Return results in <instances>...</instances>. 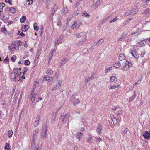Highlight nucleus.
<instances>
[{
  "label": "nucleus",
  "instance_id": "1",
  "mask_svg": "<svg viewBox=\"0 0 150 150\" xmlns=\"http://www.w3.org/2000/svg\"><path fill=\"white\" fill-rule=\"evenodd\" d=\"M21 70V68H15L13 70V74L14 75V81H18L19 77L20 76L21 74V73H18V71L19 70Z\"/></svg>",
  "mask_w": 150,
  "mask_h": 150
},
{
  "label": "nucleus",
  "instance_id": "2",
  "mask_svg": "<svg viewBox=\"0 0 150 150\" xmlns=\"http://www.w3.org/2000/svg\"><path fill=\"white\" fill-rule=\"evenodd\" d=\"M82 24V23L80 21H76L74 22V23L71 26L72 29H78L80 27V25Z\"/></svg>",
  "mask_w": 150,
  "mask_h": 150
},
{
  "label": "nucleus",
  "instance_id": "3",
  "mask_svg": "<svg viewBox=\"0 0 150 150\" xmlns=\"http://www.w3.org/2000/svg\"><path fill=\"white\" fill-rule=\"evenodd\" d=\"M47 131V128L46 126L42 129V130L41 133V139H45L47 136L46 132Z\"/></svg>",
  "mask_w": 150,
  "mask_h": 150
},
{
  "label": "nucleus",
  "instance_id": "4",
  "mask_svg": "<svg viewBox=\"0 0 150 150\" xmlns=\"http://www.w3.org/2000/svg\"><path fill=\"white\" fill-rule=\"evenodd\" d=\"M138 9L137 8L135 9L134 8L133 9H132L130 10H129L127 11L126 14L127 16L131 14H136L138 12Z\"/></svg>",
  "mask_w": 150,
  "mask_h": 150
},
{
  "label": "nucleus",
  "instance_id": "5",
  "mask_svg": "<svg viewBox=\"0 0 150 150\" xmlns=\"http://www.w3.org/2000/svg\"><path fill=\"white\" fill-rule=\"evenodd\" d=\"M38 132V130L37 129H36L33 132V141L32 143V146H33V145L34 144V141H35L36 139L37 138V135Z\"/></svg>",
  "mask_w": 150,
  "mask_h": 150
},
{
  "label": "nucleus",
  "instance_id": "6",
  "mask_svg": "<svg viewBox=\"0 0 150 150\" xmlns=\"http://www.w3.org/2000/svg\"><path fill=\"white\" fill-rule=\"evenodd\" d=\"M69 116L70 114L69 113H68L67 114H66L63 116V118H62V122L64 123H65L69 119Z\"/></svg>",
  "mask_w": 150,
  "mask_h": 150
},
{
  "label": "nucleus",
  "instance_id": "7",
  "mask_svg": "<svg viewBox=\"0 0 150 150\" xmlns=\"http://www.w3.org/2000/svg\"><path fill=\"white\" fill-rule=\"evenodd\" d=\"M62 81H57L54 85V89L59 88L62 84Z\"/></svg>",
  "mask_w": 150,
  "mask_h": 150
},
{
  "label": "nucleus",
  "instance_id": "8",
  "mask_svg": "<svg viewBox=\"0 0 150 150\" xmlns=\"http://www.w3.org/2000/svg\"><path fill=\"white\" fill-rule=\"evenodd\" d=\"M36 96V94L35 93H32L30 94L29 96L30 99L32 101L33 103H34L35 101V99Z\"/></svg>",
  "mask_w": 150,
  "mask_h": 150
},
{
  "label": "nucleus",
  "instance_id": "9",
  "mask_svg": "<svg viewBox=\"0 0 150 150\" xmlns=\"http://www.w3.org/2000/svg\"><path fill=\"white\" fill-rule=\"evenodd\" d=\"M86 33L84 32H82L80 33H77L76 35V37L78 38L82 37V38H85L86 39Z\"/></svg>",
  "mask_w": 150,
  "mask_h": 150
},
{
  "label": "nucleus",
  "instance_id": "10",
  "mask_svg": "<svg viewBox=\"0 0 150 150\" xmlns=\"http://www.w3.org/2000/svg\"><path fill=\"white\" fill-rule=\"evenodd\" d=\"M103 129V127L100 124H98L97 127L96 131L100 134L102 133L101 130Z\"/></svg>",
  "mask_w": 150,
  "mask_h": 150
},
{
  "label": "nucleus",
  "instance_id": "11",
  "mask_svg": "<svg viewBox=\"0 0 150 150\" xmlns=\"http://www.w3.org/2000/svg\"><path fill=\"white\" fill-rule=\"evenodd\" d=\"M131 54L135 58H138V54L135 50H134L133 51H131Z\"/></svg>",
  "mask_w": 150,
  "mask_h": 150
},
{
  "label": "nucleus",
  "instance_id": "12",
  "mask_svg": "<svg viewBox=\"0 0 150 150\" xmlns=\"http://www.w3.org/2000/svg\"><path fill=\"white\" fill-rule=\"evenodd\" d=\"M58 8V7L57 6L56 4H54V5L51 10V14H52V16H53L54 15V13L57 10Z\"/></svg>",
  "mask_w": 150,
  "mask_h": 150
},
{
  "label": "nucleus",
  "instance_id": "13",
  "mask_svg": "<svg viewBox=\"0 0 150 150\" xmlns=\"http://www.w3.org/2000/svg\"><path fill=\"white\" fill-rule=\"evenodd\" d=\"M143 135L146 139H148L150 138V134L148 131H145L143 134Z\"/></svg>",
  "mask_w": 150,
  "mask_h": 150
},
{
  "label": "nucleus",
  "instance_id": "14",
  "mask_svg": "<svg viewBox=\"0 0 150 150\" xmlns=\"http://www.w3.org/2000/svg\"><path fill=\"white\" fill-rule=\"evenodd\" d=\"M94 75L95 74L93 73L91 74V76L88 77L87 79H85V81L87 83L90 81L93 80L94 78Z\"/></svg>",
  "mask_w": 150,
  "mask_h": 150
},
{
  "label": "nucleus",
  "instance_id": "15",
  "mask_svg": "<svg viewBox=\"0 0 150 150\" xmlns=\"http://www.w3.org/2000/svg\"><path fill=\"white\" fill-rule=\"evenodd\" d=\"M130 68L129 65H128L127 64L123 67H122V70L126 71Z\"/></svg>",
  "mask_w": 150,
  "mask_h": 150
},
{
  "label": "nucleus",
  "instance_id": "16",
  "mask_svg": "<svg viewBox=\"0 0 150 150\" xmlns=\"http://www.w3.org/2000/svg\"><path fill=\"white\" fill-rule=\"evenodd\" d=\"M117 81L116 77L114 76H112L110 79V81L112 83H115Z\"/></svg>",
  "mask_w": 150,
  "mask_h": 150
},
{
  "label": "nucleus",
  "instance_id": "17",
  "mask_svg": "<svg viewBox=\"0 0 150 150\" xmlns=\"http://www.w3.org/2000/svg\"><path fill=\"white\" fill-rule=\"evenodd\" d=\"M73 99V98L72 99V98H71V101H72L74 105H76L80 103V101L78 99H75L74 101H73L72 100Z\"/></svg>",
  "mask_w": 150,
  "mask_h": 150
},
{
  "label": "nucleus",
  "instance_id": "18",
  "mask_svg": "<svg viewBox=\"0 0 150 150\" xmlns=\"http://www.w3.org/2000/svg\"><path fill=\"white\" fill-rule=\"evenodd\" d=\"M136 92L135 91H134V95L130 97L129 98V101L131 102L136 97Z\"/></svg>",
  "mask_w": 150,
  "mask_h": 150
},
{
  "label": "nucleus",
  "instance_id": "19",
  "mask_svg": "<svg viewBox=\"0 0 150 150\" xmlns=\"http://www.w3.org/2000/svg\"><path fill=\"white\" fill-rule=\"evenodd\" d=\"M37 120H35L33 123V125L35 127L37 126L39 124V121L40 119L39 116H38L37 118Z\"/></svg>",
  "mask_w": 150,
  "mask_h": 150
},
{
  "label": "nucleus",
  "instance_id": "20",
  "mask_svg": "<svg viewBox=\"0 0 150 150\" xmlns=\"http://www.w3.org/2000/svg\"><path fill=\"white\" fill-rule=\"evenodd\" d=\"M82 15L84 17L89 18L90 17V15L86 11H84L82 13Z\"/></svg>",
  "mask_w": 150,
  "mask_h": 150
},
{
  "label": "nucleus",
  "instance_id": "21",
  "mask_svg": "<svg viewBox=\"0 0 150 150\" xmlns=\"http://www.w3.org/2000/svg\"><path fill=\"white\" fill-rule=\"evenodd\" d=\"M28 29V26L26 25H25L24 27L22 28L21 30L22 31L26 32Z\"/></svg>",
  "mask_w": 150,
  "mask_h": 150
},
{
  "label": "nucleus",
  "instance_id": "22",
  "mask_svg": "<svg viewBox=\"0 0 150 150\" xmlns=\"http://www.w3.org/2000/svg\"><path fill=\"white\" fill-rule=\"evenodd\" d=\"M85 40V38H82L81 41H79V42L76 43L77 45L79 46L82 45L83 43L84 42Z\"/></svg>",
  "mask_w": 150,
  "mask_h": 150
},
{
  "label": "nucleus",
  "instance_id": "23",
  "mask_svg": "<svg viewBox=\"0 0 150 150\" xmlns=\"http://www.w3.org/2000/svg\"><path fill=\"white\" fill-rule=\"evenodd\" d=\"M82 136L83 134L79 132L76 134V137L79 140V141L80 140V139L82 138Z\"/></svg>",
  "mask_w": 150,
  "mask_h": 150
},
{
  "label": "nucleus",
  "instance_id": "24",
  "mask_svg": "<svg viewBox=\"0 0 150 150\" xmlns=\"http://www.w3.org/2000/svg\"><path fill=\"white\" fill-rule=\"evenodd\" d=\"M68 11V8L67 7H65L63 8L62 11V13H63V15L64 16H65Z\"/></svg>",
  "mask_w": 150,
  "mask_h": 150
},
{
  "label": "nucleus",
  "instance_id": "25",
  "mask_svg": "<svg viewBox=\"0 0 150 150\" xmlns=\"http://www.w3.org/2000/svg\"><path fill=\"white\" fill-rule=\"evenodd\" d=\"M125 57L124 55L123 54H120L119 57V59L120 61L124 60L125 59Z\"/></svg>",
  "mask_w": 150,
  "mask_h": 150
},
{
  "label": "nucleus",
  "instance_id": "26",
  "mask_svg": "<svg viewBox=\"0 0 150 150\" xmlns=\"http://www.w3.org/2000/svg\"><path fill=\"white\" fill-rule=\"evenodd\" d=\"M80 13V11L77 8L76 10H75L73 14L74 16H77L78 14H79Z\"/></svg>",
  "mask_w": 150,
  "mask_h": 150
},
{
  "label": "nucleus",
  "instance_id": "27",
  "mask_svg": "<svg viewBox=\"0 0 150 150\" xmlns=\"http://www.w3.org/2000/svg\"><path fill=\"white\" fill-rule=\"evenodd\" d=\"M121 66V64L119 62H118L117 63L114 64L113 67H115L116 68H119Z\"/></svg>",
  "mask_w": 150,
  "mask_h": 150
},
{
  "label": "nucleus",
  "instance_id": "28",
  "mask_svg": "<svg viewBox=\"0 0 150 150\" xmlns=\"http://www.w3.org/2000/svg\"><path fill=\"white\" fill-rule=\"evenodd\" d=\"M68 61V60L67 59H63L62 60L61 62V63L62 64L61 65L62 66H63V65H64L66 62H67Z\"/></svg>",
  "mask_w": 150,
  "mask_h": 150
},
{
  "label": "nucleus",
  "instance_id": "29",
  "mask_svg": "<svg viewBox=\"0 0 150 150\" xmlns=\"http://www.w3.org/2000/svg\"><path fill=\"white\" fill-rule=\"evenodd\" d=\"M46 73L47 74L51 75L53 73V71L51 69H49L47 70Z\"/></svg>",
  "mask_w": 150,
  "mask_h": 150
},
{
  "label": "nucleus",
  "instance_id": "30",
  "mask_svg": "<svg viewBox=\"0 0 150 150\" xmlns=\"http://www.w3.org/2000/svg\"><path fill=\"white\" fill-rule=\"evenodd\" d=\"M41 53V49L40 48H39L38 50V51L36 55L38 56L39 57Z\"/></svg>",
  "mask_w": 150,
  "mask_h": 150
},
{
  "label": "nucleus",
  "instance_id": "31",
  "mask_svg": "<svg viewBox=\"0 0 150 150\" xmlns=\"http://www.w3.org/2000/svg\"><path fill=\"white\" fill-rule=\"evenodd\" d=\"M26 19V17L25 16H24L22 17L20 19V21L21 23L24 22L25 21Z\"/></svg>",
  "mask_w": 150,
  "mask_h": 150
},
{
  "label": "nucleus",
  "instance_id": "32",
  "mask_svg": "<svg viewBox=\"0 0 150 150\" xmlns=\"http://www.w3.org/2000/svg\"><path fill=\"white\" fill-rule=\"evenodd\" d=\"M13 134V132L12 130H9L8 132V136L9 137H12Z\"/></svg>",
  "mask_w": 150,
  "mask_h": 150
},
{
  "label": "nucleus",
  "instance_id": "33",
  "mask_svg": "<svg viewBox=\"0 0 150 150\" xmlns=\"http://www.w3.org/2000/svg\"><path fill=\"white\" fill-rule=\"evenodd\" d=\"M34 30H35L38 31L39 29V27L37 25L36 23H34L33 25Z\"/></svg>",
  "mask_w": 150,
  "mask_h": 150
},
{
  "label": "nucleus",
  "instance_id": "34",
  "mask_svg": "<svg viewBox=\"0 0 150 150\" xmlns=\"http://www.w3.org/2000/svg\"><path fill=\"white\" fill-rule=\"evenodd\" d=\"M43 80L44 81H50V78L48 76H45L44 77Z\"/></svg>",
  "mask_w": 150,
  "mask_h": 150
},
{
  "label": "nucleus",
  "instance_id": "35",
  "mask_svg": "<svg viewBox=\"0 0 150 150\" xmlns=\"http://www.w3.org/2000/svg\"><path fill=\"white\" fill-rule=\"evenodd\" d=\"M112 121L113 122V123L115 126L117 125V121L116 118H115L113 119H112Z\"/></svg>",
  "mask_w": 150,
  "mask_h": 150
},
{
  "label": "nucleus",
  "instance_id": "36",
  "mask_svg": "<svg viewBox=\"0 0 150 150\" xmlns=\"http://www.w3.org/2000/svg\"><path fill=\"white\" fill-rule=\"evenodd\" d=\"M104 42L103 40L102 39H100L98 42V45H100L103 42Z\"/></svg>",
  "mask_w": 150,
  "mask_h": 150
},
{
  "label": "nucleus",
  "instance_id": "37",
  "mask_svg": "<svg viewBox=\"0 0 150 150\" xmlns=\"http://www.w3.org/2000/svg\"><path fill=\"white\" fill-rule=\"evenodd\" d=\"M139 34V31L138 30H137L136 32H132L131 34V35L132 36V35H135V36H137V35H138Z\"/></svg>",
  "mask_w": 150,
  "mask_h": 150
},
{
  "label": "nucleus",
  "instance_id": "38",
  "mask_svg": "<svg viewBox=\"0 0 150 150\" xmlns=\"http://www.w3.org/2000/svg\"><path fill=\"white\" fill-rule=\"evenodd\" d=\"M16 59V55H14L13 56V57L11 58V60L13 62H15V60Z\"/></svg>",
  "mask_w": 150,
  "mask_h": 150
},
{
  "label": "nucleus",
  "instance_id": "39",
  "mask_svg": "<svg viewBox=\"0 0 150 150\" xmlns=\"http://www.w3.org/2000/svg\"><path fill=\"white\" fill-rule=\"evenodd\" d=\"M139 46H142L144 45H145V44H144L142 40H139Z\"/></svg>",
  "mask_w": 150,
  "mask_h": 150
},
{
  "label": "nucleus",
  "instance_id": "40",
  "mask_svg": "<svg viewBox=\"0 0 150 150\" xmlns=\"http://www.w3.org/2000/svg\"><path fill=\"white\" fill-rule=\"evenodd\" d=\"M107 21V18L104 19L102 21H101L100 24L102 25H103L104 23L106 22Z\"/></svg>",
  "mask_w": 150,
  "mask_h": 150
},
{
  "label": "nucleus",
  "instance_id": "41",
  "mask_svg": "<svg viewBox=\"0 0 150 150\" xmlns=\"http://www.w3.org/2000/svg\"><path fill=\"white\" fill-rule=\"evenodd\" d=\"M108 88L110 89H114L116 88V85H114L113 86H109Z\"/></svg>",
  "mask_w": 150,
  "mask_h": 150
},
{
  "label": "nucleus",
  "instance_id": "42",
  "mask_svg": "<svg viewBox=\"0 0 150 150\" xmlns=\"http://www.w3.org/2000/svg\"><path fill=\"white\" fill-rule=\"evenodd\" d=\"M9 10L12 13H14L16 11L15 9L14 8H10Z\"/></svg>",
  "mask_w": 150,
  "mask_h": 150
},
{
  "label": "nucleus",
  "instance_id": "43",
  "mask_svg": "<svg viewBox=\"0 0 150 150\" xmlns=\"http://www.w3.org/2000/svg\"><path fill=\"white\" fill-rule=\"evenodd\" d=\"M28 71V69L27 68L25 67L23 69V75H24L25 73L27 72Z\"/></svg>",
  "mask_w": 150,
  "mask_h": 150
},
{
  "label": "nucleus",
  "instance_id": "44",
  "mask_svg": "<svg viewBox=\"0 0 150 150\" xmlns=\"http://www.w3.org/2000/svg\"><path fill=\"white\" fill-rule=\"evenodd\" d=\"M117 17H115V18H113L112 20H110V23H112L114 22H115V21H116L117 20Z\"/></svg>",
  "mask_w": 150,
  "mask_h": 150
},
{
  "label": "nucleus",
  "instance_id": "45",
  "mask_svg": "<svg viewBox=\"0 0 150 150\" xmlns=\"http://www.w3.org/2000/svg\"><path fill=\"white\" fill-rule=\"evenodd\" d=\"M127 128H125L122 131V133L123 135L125 134H127Z\"/></svg>",
  "mask_w": 150,
  "mask_h": 150
},
{
  "label": "nucleus",
  "instance_id": "46",
  "mask_svg": "<svg viewBox=\"0 0 150 150\" xmlns=\"http://www.w3.org/2000/svg\"><path fill=\"white\" fill-rule=\"evenodd\" d=\"M30 64V62L28 60H26L25 61L24 64L25 65H28Z\"/></svg>",
  "mask_w": 150,
  "mask_h": 150
},
{
  "label": "nucleus",
  "instance_id": "47",
  "mask_svg": "<svg viewBox=\"0 0 150 150\" xmlns=\"http://www.w3.org/2000/svg\"><path fill=\"white\" fill-rule=\"evenodd\" d=\"M5 1L6 3H9L11 5H12V0H5Z\"/></svg>",
  "mask_w": 150,
  "mask_h": 150
},
{
  "label": "nucleus",
  "instance_id": "48",
  "mask_svg": "<svg viewBox=\"0 0 150 150\" xmlns=\"http://www.w3.org/2000/svg\"><path fill=\"white\" fill-rule=\"evenodd\" d=\"M96 141L98 142L101 141L102 140V139L100 137H97L96 139Z\"/></svg>",
  "mask_w": 150,
  "mask_h": 150
},
{
  "label": "nucleus",
  "instance_id": "49",
  "mask_svg": "<svg viewBox=\"0 0 150 150\" xmlns=\"http://www.w3.org/2000/svg\"><path fill=\"white\" fill-rule=\"evenodd\" d=\"M29 2V3H28V4L29 5H31L32 4L33 1V0H27V2Z\"/></svg>",
  "mask_w": 150,
  "mask_h": 150
},
{
  "label": "nucleus",
  "instance_id": "50",
  "mask_svg": "<svg viewBox=\"0 0 150 150\" xmlns=\"http://www.w3.org/2000/svg\"><path fill=\"white\" fill-rule=\"evenodd\" d=\"M116 113L117 115H121L122 114V112L121 110H119Z\"/></svg>",
  "mask_w": 150,
  "mask_h": 150
},
{
  "label": "nucleus",
  "instance_id": "51",
  "mask_svg": "<svg viewBox=\"0 0 150 150\" xmlns=\"http://www.w3.org/2000/svg\"><path fill=\"white\" fill-rule=\"evenodd\" d=\"M68 26H67V25H64L63 26V27L62 30L63 31H65L66 30H67V28L68 27Z\"/></svg>",
  "mask_w": 150,
  "mask_h": 150
},
{
  "label": "nucleus",
  "instance_id": "52",
  "mask_svg": "<svg viewBox=\"0 0 150 150\" xmlns=\"http://www.w3.org/2000/svg\"><path fill=\"white\" fill-rule=\"evenodd\" d=\"M101 0H98L97 1L96 3V4L97 6L99 5L100 4V3H101Z\"/></svg>",
  "mask_w": 150,
  "mask_h": 150
},
{
  "label": "nucleus",
  "instance_id": "53",
  "mask_svg": "<svg viewBox=\"0 0 150 150\" xmlns=\"http://www.w3.org/2000/svg\"><path fill=\"white\" fill-rule=\"evenodd\" d=\"M22 31L21 33H20V31H18V34L22 36H24L25 35V34Z\"/></svg>",
  "mask_w": 150,
  "mask_h": 150
},
{
  "label": "nucleus",
  "instance_id": "54",
  "mask_svg": "<svg viewBox=\"0 0 150 150\" xmlns=\"http://www.w3.org/2000/svg\"><path fill=\"white\" fill-rule=\"evenodd\" d=\"M6 145H5V149H7L8 150H9V149H8L7 148L9 146V145L8 144L6 143Z\"/></svg>",
  "mask_w": 150,
  "mask_h": 150
},
{
  "label": "nucleus",
  "instance_id": "55",
  "mask_svg": "<svg viewBox=\"0 0 150 150\" xmlns=\"http://www.w3.org/2000/svg\"><path fill=\"white\" fill-rule=\"evenodd\" d=\"M1 31L4 33H5L6 32V29L5 28H1Z\"/></svg>",
  "mask_w": 150,
  "mask_h": 150
},
{
  "label": "nucleus",
  "instance_id": "56",
  "mask_svg": "<svg viewBox=\"0 0 150 150\" xmlns=\"http://www.w3.org/2000/svg\"><path fill=\"white\" fill-rule=\"evenodd\" d=\"M59 40H56L55 41V47H56V45L57 44H58L60 43V42H59Z\"/></svg>",
  "mask_w": 150,
  "mask_h": 150
},
{
  "label": "nucleus",
  "instance_id": "57",
  "mask_svg": "<svg viewBox=\"0 0 150 150\" xmlns=\"http://www.w3.org/2000/svg\"><path fill=\"white\" fill-rule=\"evenodd\" d=\"M143 1L144 3H148L149 1H150V0H143Z\"/></svg>",
  "mask_w": 150,
  "mask_h": 150
},
{
  "label": "nucleus",
  "instance_id": "58",
  "mask_svg": "<svg viewBox=\"0 0 150 150\" xmlns=\"http://www.w3.org/2000/svg\"><path fill=\"white\" fill-rule=\"evenodd\" d=\"M127 64L128 65H129V67H130V66H131L132 64L130 62L127 61H126V62L125 63V64Z\"/></svg>",
  "mask_w": 150,
  "mask_h": 150
},
{
  "label": "nucleus",
  "instance_id": "59",
  "mask_svg": "<svg viewBox=\"0 0 150 150\" xmlns=\"http://www.w3.org/2000/svg\"><path fill=\"white\" fill-rule=\"evenodd\" d=\"M145 54V52H143L141 53L140 56L142 57H143Z\"/></svg>",
  "mask_w": 150,
  "mask_h": 150
},
{
  "label": "nucleus",
  "instance_id": "60",
  "mask_svg": "<svg viewBox=\"0 0 150 150\" xmlns=\"http://www.w3.org/2000/svg\"><path fill=\"white\" fill-rule=\"evenodd\" d=\"M8 49L10 50V51L11 52V54H13V48H11L9 46L8 47Z\"/></svg>",
  "mask_w": 150,
  "mask_h": 150
},
{
  "label": "nucleus",
  "instance_id": "61",
  "mask_svg": "<svg viewBox=\"0 0 150 150\" xmlns=\"http://www.w3.org/2000/svg\"><path fill=\"white\" fill-rule=\"evenodd\" d=\"M105 73L106 74H107V73L108 72H109V69H108V68H105Z\"/></svg>",
  "mask_w": 150,
  "mask_h": 150
},
{
  "label": "nucleus",
  "instance_id": "62",
  "mask_svg": "<svg viewBox=\"0 0 150 150\" xmlns=\"http://www.w3.org/2000/svg\"><path fill=\"white\" fill-rule=\"evenodd\" d=\"M17 45H18V46H20L21 45V42H20L19 41H18V42H17Z\"/></svg>",
  "mask_w": 150,
  "mask_h": 150
},
{
  "label": "nucleus",
  "instance_id": "63",
  "mask_svg": "<svg viewBox=\"0 0 150 150\" xmlns=\"http://www.w3.org/2000/svg\"><path fill=\"white\" fill-rule=\"evenodd\" d=\"M19 93H16L15 95V96H16V98L17 99V97L19 95Z\"/></svg>",
  "mask_w": 150,
  "mask_h": 150
},
{
  "label": "nucleus",
  "instance_id": "64",
  "mask_svg": "<svg viewBox=\"0 0 150 150\" xmlns=\"http://www.w3.org/2000/svg\"><path fill=\"white\" fill-rule=\"evenodd\" d=\"M73 17V16H72V17H69L67 20L68 21H70Z\"/></svg>",
  "mask_w": 150,
  "mask_h": 150
}]
</instances>
